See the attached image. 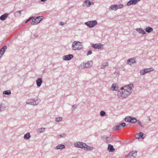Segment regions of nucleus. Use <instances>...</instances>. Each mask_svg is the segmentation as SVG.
<instances>
[{"label": "nucleus", "instance_id": "f257e3e1", "mask_svg": "<svg viewBox=\"0 0 158 158\" xmlns=\"http://www.w3.org/2000/svg\"><path fill=\"white\" fill-rule=\"evenodd\" d=\"M134 85L130 84L127 85L122 87L118 92V96L120 99L125 98L132 93Z\"/></svg>", "mask_w": 158, "mask_h": 158}, {"label": "nucleus", "instance_id": "f03ea898", "mask_svg": "<svg viewBox=\"0 0 158 158\" xmlns=\"http://www.w3.org/2000/svg\"><path fill=\"white\" fill-rule=\"evenodd\" d=\"M72 47L73 50H80L82 48V46L81 42L75 41L72 43Z\"/></svg>", "mask_w": 158, "mask_h": 158}, {"label": "nucleus", "instance_id": "7ed1b4c3", "mask_svg": "<svg viewBox=\"0 0 158 158\" xmlns=\"http://www.w3.org/2000/svg\"><path fill=\"white\" fill-rule=\"evenodd\" d=\"M98 22L96 20H93L86 22L85 24L87 25L89 28H92L97 25Z\"/></svg>", "mask_w": 158, "mask_h": 158}, {"label": "nucleus", "instance_id": "20e7f679", "mask_svg": "<svg viewBox=\"0 0 158 158\" xmlns=\"http://www.w3.org/2000/svg\"><path fill=\"white\" fill-rule=\"evenodd\" d=\"M93 62L91 60L89 61L86 63H82L81 65V68H89L91 67L93 65Z\"/></svg>", "mask_w": 158, "mask_h": 158}, {"label": "nucleus", "instance_id": "39448f33", "mask_svg": "<svg viewBox=\"0 0 158 158\" xmlns=\"http://www.w3.org/2000/svg\"><path fill=\"white\" fill-rule=\"evenodd\" d=\"M43 18V17L42 16L38 17L34 20L32 21L31 24L33 25L39 23Z\"/></svg>", "mask_w": 158, "mask_h": 158}, {"label": "nucleus", "instance_id": "423d86ee", "mask_svg": "<svg viewBox=\"0 0 158 158\" xmlns=\"http://www.w3.org/2000/svg\"><path fill=\"white\" fill-rule=\"evenodd\" d=\"M74 145L76 148H80L84 149V148H85L86 144L83 142H78L75 143L74 144Z\"/></svg>", "mask_w": 158, "mask_h": 158}, {"label": "nucleus", "instance_id": "0eeeda50", "mask_svg": "<svg viewBox=\"0 0 158 158\" xmlns=\"http://www.w3.org/2000/svg\"><path fill=\"white\" fill-rule=\"evenodd\" d=\"M137 152L132 151L130 152L127 155L126 158H134L136 156Z\"/></svg>", "mask_w": 158, "mask_h": 158}, {"label": "nucleus", "instance_id": "6e6552de", "mask_svg": "<svg viewBox=\"0 0 158 158\" xmlns=\"http://www.w3.org/2000/svg\"><path fill=\"white\" fill-rule=\"evenodd\" d=\"M103 46V44L100 43L93 44L92 45V47L93 48L98 50L102 49Z\"/></svg>", "mask_w": 158, "mask_h": 158}, {"label": "nucleus", "instance_id": "1a4fd4ad", "mask_svg": "<svg viewBox=\"0 0 158 158\" xmlns=\"http://www.w3.org/2000/svg\"><path fill=\"white\" fill-rule=\"evenodd\" d=\"M141 0H130L127 3V6H130L132 5H134L138 3Z\"/></svg>", "mask_w": 158, "mask_h": 158}, {"label": "nucleus", "instance_id": "9d476101", "mask_svg": "<svg viewBox=\"0 0 158 158\" xmlns=\"http://www.w3.org/2000/svg\"><path fill=\"white\" fill-rule=\"evenodd\" d=\"M73 56L72 55L69 54L63 56V59L65 60H69L72 59L73 57Z\"/></svg>", "mask_w": 158, "mask_h": 158}, {"label": "nucleus", "instance_id": "9b49d317", "mask_svg": "<svg viewBox=\"0 0 158 158\" xmlns=\"http://www.w3.org/2000/svg\"><path fill=\"white\" fill-rule=\"evenodd\" d=\"M144 135V134L143 133L140 132L139 133L136 134L135 135V138L138 139L141 138H142V139H143L144 138V136H143Z\"/></svg>", "mask_w": 158, "mask_h": 158}, {"label": "nucleus", "instance_id": "f8f14e48", "mask_svg": "<svg viewBox=\"0 0 158 158\" xmlns=\"http://www.w3.org/2000/svg\"><path fill=\"white\" fill-rule=\"evenodd\" d=\"M91 2L88 0H86L84 1L83 4V6L85 7H89L91 5Z\"/></svg>", "mask_w": 158, "mask_h": 158}, {"label": "nucleus", "instance_id": "ddd939ff", "mask_svg": "<svg viewBox=\"0 0 158 158\" xmlns=\"http://www.w3.org/2000/svg\"><path fill=\"white\" fill-rule=\"evenodd\" d=\"M110 89L112 90L118 91L119 90L118 87L115 83L113 84L110 88Z\"/></svg>", "mask_w": 158, "mask_h": 158}, {"label": "nucleus", "instance_id": "4468645a", "mask_svg": "<svg viewBox=\"0 0 158 158\" xmlns=\"http://www.w3.org/2000/svg\"><path fill=\"white\" fill-rule=\"evenodd\" d=\"M136 63V62L135 60L132 58H131L127 60V64H129L130 65H131L132 64Z\"/></svg>", "mask_w": 158, "mask_h": 158}, {"label": "nucleus", "instance_id": "2eb2a0df", "mask_svg": "<svg viewBox=\"0 0 158 158\" xmlns=\"http://www.w3.org/2000/svg\"><path fill=\"white\" fill-rule=\"evenodd\" d=\"M136 30L140 34L143 35H144L146 34L145 31L141 28H137L136 29Z\"/></svg>", "mask_w": 158, "mask_h": 158}, {"label": "nucleus", "instance_id": "dca6fc26", "mask_svg": "<svg viewBox=\"0 0 158 158\" xmlns=\"http://www.w3.org/2000/svg\"><path fill=\"white\" fill-rule=\"evenodd\" d=\"M65 148V146L64 145L62 144H59L55 148V149L56 150L62 149Z\"/></svg>", "mask_w": 158, "mask_h": 158}, {"label": "nucleus", "instance_id": "f3484780", "mask_svg": "<svg viewBox=\"0 0 158 158\" xmlns=\"http://www.w3.org/2000/svg\"><path fill=\"white\" fill-rule=\"evenodd\" d=\"M36 84L38 87H40L42 82V80L41 78H39L36 80Z\"/></svg>", "mask_w": 158, "mask_h": 158}, {"label": "nucleus", "instance_id": "a211bd4d", "mask_svg": "<svg viewBox=\"0 0 158 158\" xmlns=\"http://www.w3.org/2000/svg\"><path fill=\"white\" fill-rule=\"evenodd\" d=\"M7 47L6 46H4L0 50V54L1 56L4 54L5 50L6 49Z\"/></svg>", "mask_w": 158, "mask_h": 158}, {"label": "nucleus", "instance_id": "6ab92c4d", "mask_svg": "<svg viewBox=\"0 0 158 158\" xmlns=\"http://www.w3.org/2000/svg\"><path fill=\"white\" fill-rule=\"evenodd\" d=\"M117 5H111L109 8V10H114L116 11L117 10Z\"/></svg>", "mask_w": 158, "mask_h": 158}, {"label": "nucleus", "instance_id": "aec40b11", "mask_svg": "<svg viewBox=\"0 0 158 158\" xmlns=\"http://www.w3.org/2000/svg\"><path fill=\"white\" fill-rule=\"evenodd\" d=\"M8 14L5 13L0 17V19L2 20H5L8 17Z\"/></svg>", "mask_w": 158, "mask_h": 158}, {"label": "nucleus", "instance_id": "412c9836", "mask_svg": "<svg viewBox=\"0 0 158 158\" xmlns=\"http://www.w3.org/2000/svg\"><path fill=\"white\" fill-rule=\"evenodd\" d=\"M84 149L87 151H92L93 149V148L88 146L86 144V145L85 146V148H84Z\"/></svg>", "mask_w": 158, "mask_h": 158}, {"label": "nucleus", "instance_id": "4be33fe9", "mask_svg": "<svg viewBox=\"0 0 158 158\" xmlns=\"http://www.w3.org/2000/svg\"><path fill=\"white\" fill-rule=\"evenodd\" d=\"M107 149L110 152H113L114 150L113 146L110 144L108 145Z\"/></svg>", "mask_w": 158, "mask_h": 158}, {"label": "nucleus", "instance_id": "5701e85b", "mask_svg": "<svg viewBox=\"0 0 158 158\" xmlns=\"http://www.w3.org/2000/svg\"><path fill=\"white\" fill-rule=\"evenodd\" d=\"M31 137V135L29 133H27L24 135L23 138L24 139L26 140L29 139Z\"/></svg>", "mask_w": 158, "mask_h": 158}, {"label": "nucleus", "instance_id": "b1692460", "mask_svg": "<svg viewBox=\"0 0 158 158\" xmlns=\"http://www.w3.org/2000/svg\"><path fill=\"white\" fill-rule=\"evenodd\" d=\"M33 100L34 105H36L39 104L40 102V100L39 98H36Z\"/></svg>", "mask_w": 158, "mask_h": 158}, {"label": "nucleus", "instance_id": "393cba45", "mask_svg": "<svg viewBox=\"0 0 158 158\" xmlns=\"http://www.w3.org/2000/svg\"><path fill=\"white\" fill-rule=\"evenodd\" d=\"M26 103L27 104L34 105L33 100L32 99H28L26 101Z\"/></svg>", "mask_w": 158, "mask_h": 158}, {"label": "nucleus", "instance_id": "a878e982", "mask_svg": "<svg viewBox=\"0 0 158 158\" xmlns=\"http://www.w3.org/2000/svg\"><path fill=\"white\" fill-rule=\"evenodd\" d=\"M145 31L148 33H150L153 31V28L150 27H148L145 28Z\"/></svg>", "mask_w": 158, "mask_h": 158}, {"label": "nucleus", "instance_id": "bb28decb", "mask_svg": "<svg viewBox=\"0 0 158 158\" xmlns=\"http://www.w3.org/2000/svg\"><path fill=\"white\" fill-rule=\"evenodd\" d=\"M122 127L119 124L118 125L116 126L115 127L113 128V129L114 131H117L118 130L122 128Z\"/></svg>", "mask_w": 158, "mask_h": 158}, {"label": "nucleus", "instance_id": "cd10ccee", "mask_svg": "<svg viewBox=\"0 0 158 158\" xmlns=\"http://www.w3.org/2000/svg\"><path fill=\"white\" fill-rule=\"evenodd\" d=\"M146 71V73H148L154 71V69L152 68H149L144 69Z\"/></svg>", "mask_w": 158, "mask_h": 158}, {"label": "nucleus", "instance_id": "c85d7f7f", "mask_svg": "<svg viewBox=\"0 0 158 158\" xmlns=\"http://www.w3.org/2000/svg\"><path fill=\"white\" fill-rule=\"evenodd\" d=\"M3 94H4L9 95L11 94V93L10 90H7L4 91L3 92Z\"/></svg>", "mask_w": 158, "mask_h": 158}, {"label": "nucleus", "instance_id": "c756f323", "mask_svg": "<svg viewBox=\"0 0 158 158\" xmlns=\"http://www.w3.org/2000/svg\"><path fill=\"white\" fill-rule=\"evenodd\" d=\"M108 66V64L107 62H105L102 65L101 68L104 69Z\"/></svg>", "mask_w": 158, "mask_h": 158}, {"label": "nucleus", "instance_id": "7c9ffc66", "mask_svg": "<svg viewBox=\"0 0 158 158\" xmlns=\"http://www.w3.org/2000/svg\"><path fill=\"white\" fill-rule=\"evenodd\" d=\"M45 128H39L37 129V131L38 132L40 133H41L44 132L45 131Z\"/></svg>", "mask_w": 158, "mask_h": 158}, {"label": "nucleus", "instance_id": "2f4dec72", "mask_svg": "<svg viewBox=\"0 0 158 158\" xmlns=\"http://www.w3.org/2000/svg\"><path fill=\"white\" fill-rule=\"evenodd\" d=\"M112 140V139L111 138L107 137L105 141L106 143H110Z\"/></svg>", "mask_w": 158, "mask_h": 158}, {"label": "nucleus", "instance_id": "473e14b6", "mask_svg": "<svg viewBox=\"0 0 158 158\" xmlns=\"http://www.w3.org/2000/svg\"><path fill=\"white\" fill-rule=\"evenodd\" d=\"M137 121V119L134 117H131V123H134Z\"/></svg>", "mask_w": 158, "mask_h": 158}, {"label": "nucleus", "instance_id": "72a5a7b5", "mask_svg": "<svg viewBox=\"0 0 158 158\" xmlns=\"http://www.w3.org/2000/svg\"><path fill=\"white\" fill-rule=\"evenodd\" d=\"M146 73L144 69L140 70V73L141 75H144Z\"/></svg>", "mask_w": 158, "mask_h": 158}, {"label": "nucleus", "instance_id": "f704fd0d", "mask_svg": "<svg viewBox=\"0 0 158 158\" xmlns=\"http://www.w3.org/2000/svg\"><path fill=\"white\" fill-rule=\"evenodd\" d=\"M131 117H128L126 118L125 119L126 122H130L131 123Z\"/></svg>", "mask_w": 158, "mask_h": 158}, {"label": "nucleus", "instance_id": "c9c22d12", "mask_svg": "<svg viewBox=\"0 0 158 158\" xmlns=\"http://www.w3.org/2000/svg\"><path fill=\"white\" fill-rule=\"evenodd\" d=\"M5 108V106L3 105L2 104H0V112L3 111Z\"/></svg>", "mask_w": 158, "mask_h": 158}, {"label": "nucleus", "instance_id": "e433bc0d", "mask_svg": "<svg viewBox=\"0 0 158 158\" xmlns=\"http://www.w3.org/2000/svg\"><path fill=\"white\" fill-rule=\"evenodd\" d=\"M62 120V118L61 117H58V118H56L55 119V120L56 122H59Z\"/></svg>", "mask_w": 158, "mask_h": 158}, {"label": "nucleus", "instance_id": "4c0bfd02", "mask_svg": "<svg viewBox=\"0 0 158 158\" xmlns=\"http://www.w3.org/2000/svg\"><path fill=\"white\" fill-rule=\"evenodd\" d=\"M117 9H121L124 6L122 4H120L118 5H117Z\"/></svg>", "mask_w": 158, "mask_h": 158}, {"label": "nucleus", "instance_id": "58836bf2", "mask_svg": "<svg viewBox=\"0 0 158 158\" xmlns=\"http://www.w3.org/2000/svg\"><path fill=\"white\" fill-rule=\"evenodd\" d=\"M100 114L101 116H103L106 114V113L104 111H101L100 112Z\"/></svg>", "mask_w": 158, "mask_h": 158}, {"label": "nucleus", "instance_id": "ea45409f", "mask_svg": "<svg viewBox=\"0 0 158 158\" xmlns=\"http://www.w3.org/2000/svg\"><path fill=\"white\" fill-rule=\"evenodd\" d=\"M107 136L106 135H103L102 137V139L103 140L105 141Z\"/></svg>", "mask_w": 158, "mask_h": 158}, {"label": "nucleus", "instance_id": "a19ab883", "mask_svg": "<svg viewBox=\"0 0 158 158\" xmlns=\"http://www.w3.org/2000/svg\"><path fill=\"white\" fill-rule=\"evenodd\" d=\"M136 122H137L138 125H140L142 127H143V126L142 125L141 122L139 120H137V121Z\"/></svg>", "mask_w": 158, "mask_h": 158}, {"label": "nucleus", "instance_id": "79ce46f5", "mask_svg": "<svg viewBox=\"0 0 158 158\" xmlns=\"http://www.w3.org/2000/svg\"><path fill=\"white\" fill-rule=\"evenodd\" d=\"M119 125H120L121 126V127H124L126 125L125 123H121V124H120Z\"/></svg>", "mask_w": 158, "mask_h": 158}, {"label": "nucleus", "instance_id": "37998d69", "mask_svg": "<svg viewBox=\"0 0 158 158\" xmlns=\"http://www.w3.org/2000/svg\"><path fill=\"white\" fill-rule=\"evenodd\" d=\"M60 138L64 137L66 136V135L65 134H61L60 135Z\"/></svg>", "mask_w": 158, "mask_h": 158}, {"label": "nucleus", "instance_id": "c03bdc74", "mask_svg": "<svg viewBox=\"0 0 158 158\" xmlns=\"http://www.w3.org/2000/svg\"><path fill=\"white\" fill-rule=\"evenodd\" d=\"M92 53V51H89L88 52L87 55V56H88L89 55L91 54Z\"/></svg>", "mask_w": 158, "mask_h": 158}, {"label": "nucleus", "instance_id": "a18cd8bd", "mask_svg": "<svg viewBox=\"0 0 158 158\" xmlns=\"http://www.w3.org/2000/svg\"><path fill=\"white\" fill-rule=\"evenodd\" d=\"M34 37H36V38H37V37H38L39 36V35L37 34H35L34 35Z\"/></svg>", "mask_w": 158, "mask_h": 158}, {"label": "nucleus", "instance_id": "49530a36", "mask_svg": "<svg viewBox=\"0 0 158 158\" xmlns=\"http://www.w3.org/2000/svg\"><path fill=\"white\" fill-rule=\"evenodd\" d=\"M59 24H60V25L61 26H63V25H64V24L63 22H60Z\"/></svg>", "mask_w": 158, "mask_h": 158}, {"label": "nucleus", "instance_id": "de8ad7c7", "mask_svg": "<svg viewBox=\"0 0 158 158\" xmlns=\"http://www.w3.org/2000/svg\"><path fill=\"white\" fill-rule=\"evenodd\" d=\"M76 106H77L75 104L73 105L72 106V109L76 108Z\"/></svg>", "mask_w": 158, "mask_h": 158}, {"label": "nucleus", "instance_id": "09e8293b", "mask_svg": "<svg viewBox=\"0 0 158 158\" xmlns=\"http://www.w3.org/2000/svg\"><path fill=\"white\" fill-rule=\"evenodd\" d=\"M34 18V17H30L29 18V19L30 20L32 19L33 18Z\"/></svg>", "mask_w": 158, "mask_h": 158}, {"label": "nucleus", "instance_id": "8fccbe9b", "mask_svg": "<svg viewBox=\"0 0 158 158\" xmlns=\"http://www.w3.org/2000/svg\"><path fill=\"white\" fill-rule=\"evenodd\" d=\"M18 12L19 14H21V10H19L18 11Z\"/></svg>", "mask_w": 158, "mask_h": 158}, {"label": "nucleus", "instance_id": "3c124183", "mask_svg": "<svg viewBox=\"0 0 158 158\" xmlns=\"http://www.w3.org/2000/svg\"><path fill=\"white\" fill-rule=\"evenodd\" d=\"M30 20L29 19H28L25 22V23H27V22H28Z\"/></svg>", "mask_w": 158, "mask_h": 158}, {"label": "nucleus", "instance_id": "603ef678", "mask_svg": "<svg viewBox=\"0 0 158 158\" xmlns=\"http://www.w3.org/2000/svg\"><path fill=\"white\" fill-rule=\"evenodd\" d=\"M47 0H41V1L42 2H44L47 1Z\"/></svg>", "mask_w": 158, "mask_h": 158}, {"label": "nucleus", "instance_id": "864d4df0", "mask_svg": "<svg viewBox=\"0 0 158 158\" xmlns=\"http://www.w3.org/2000/svg\"><path fill=\"white\" fill-rule=\"evenodd\" d=\"M149 121H150L151 120V118H149Z\"/></svg>", "mask_w": 158, "mask_h": 158}, {"label": "nucleus", "instance_id": "5fc2aeb1", "mask_svg": "<svg viewBox=\"0 0 158 158\" xmlns=\"http://www.w3.org/2000/svg\"><path fill=\"white\" fill-rule=\"evenodd\" d=\"M92 3L93 4V5L94 4V3Z\"/></svg>", "mask_w": 158, "mask_h": 158}]
</instances>
